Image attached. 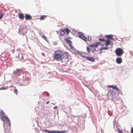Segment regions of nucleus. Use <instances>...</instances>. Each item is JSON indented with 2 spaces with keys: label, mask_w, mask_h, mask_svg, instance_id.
I'll return each instance as SVG.
<instances>
[{
  "label": "nucleus",
  "mask_w": 133,
  "mask_h": 133,
  "mask_svg": "<svg viewBox=\"0 0 133 133\" xmlns=\"http://www.w3.org/2000/svg\"><path fill=\"white\" fill-rule=\"evenodd\" d=\"M22 70L21 69H18L17 70L15 74L16 75L18 76L20 75V73H22Z\"/></svg>",
  "instance_id": "1a4fd4ad"
},
{
  "label": "nucleus",
  "mask_w": 133,
  "mask_h": 133,
  "mask_svg": "<svg viewBox=\"0 0 133 133\" xmlns=\"http://www.w3.org/2000/svg\"><path fill=\"white\" fill-rule=\"evenodd\" d=\"M109 48L108 47H103L102 48L100 49V54H101L102 53V50H107Z\"/></svg>",
  "instance_id": "a211bd4d"
},
{
  "label": "nucleus",
  "mask_w": 133,
  "mask_h": 133,
  "mask_svg": "<svg viewBox=\"0 0 133 133\" xmlns=\"http://www.w3.org/2000/svg\"><path fill=\"white\" fill-rule=\"evenodd\" d=\"M21 56V61H22V60H23L24 59V57L22 55V54H20L18 55V56H17L16 57L17 58H20L19 56Z\"/></svg>",
  "instance_id": "f3484780"
},
{
  "label": "nucleus",
  "mask_w": 133,
  "mask_h": 133,
  "mask_svg": "<svg viewBox=\"0 0 133 133\" xmlns=\"http://www.w3.org/2000/svg\"><path fill=\"white\" fill-rule=\"evenodd\" d=\"M14 92L16 94V95H17L18 91L17 89H14Z\"/></svg>",
  "instance_id": "393cba45"
},
{
  "label": "nucleus",
  "mask_w": 133,
  "mask_h": 133,
  "mask_svg": "<svg viewBox=\"0 0 133 133\" xmlns=\"http://www.w3.org/2000/svg\"><path fill=\"white\" fill-rule=\"evenodd\" d=\"M81 56L84 58L86 60L92 62H94L95 61L94 59L92 57H88L83 56Z\"/></svg>",
  "instance_id": "423d86ee"
},
{
  "label": "nucleus",
  "mask_w": 133,
  "mask_h": 133,
  "mask_svg": "<svg viewBox=\"0 0 133 133\" xmlns=\"http://www.w3.org/2000/svg\"><path fill=\"white\" fill-rule=\"evenodd\" d=\"M105 37L108 38L112 40L114 39V38L112 37V36L111 35H106Z\"/></svg>",
  "instance_id": "2eb2a0df"
},
{
  "label": "nucleus",
  "mask_w": 133,
  "mask_h": 133,
  "mask_svg": "<svg viewBox=\"0 0 133 133\" xmlns=\"http://www.w3.org/2000/svg\"><path fill=\"white\" fill-rule=\"evenodd\" d=\"M63 52L61 50H56L54 53L53 58L54 59L57 61H62L63 59Z\"/></svg>",
  "instance_id": "f03ea898"
},
{
  "label": "nucleus",
  "mask_w": 133,
  "mask_h": 133,
  "mask_svg": "<svg viewBox=\"0 0 133 133\" xmlns=\"http://www.w3.org/2000/svg\"><path fill=\"white\" fill-rule=\"evenodd\" d=\"M131 133H133V127H131Z\"/></svg>",
  "instance_id": "c756f323"
},
{
  "label": "nucleus",
  "mask_w": 133,
  "mask_h": 133,
  "mask_svg": "<svg viewBox=\"0 0 133 133\" xmlns=\"http://www.w3.org/2000/svg\"><path fill=\"white\" fill-rule=\"evenodd\" d=\"M42 37L45 39L46 41H47V38L46 37L45 35H43L42 36Z\"/></svg>",
  "instance_id": "bb28decb"
},
{
  "label": "nucleus",
  "mask_w": 133,
  "mask_h": 133,
  "mask_svg": "<svg viewBox=\"0 0 133 133\" xmlns=\"http://www.w3.org/2000/svg\"><path fill=\"white\" fill-rule=\"evenodd\" d=\"M112 88L113 89L116 90L117 91H118L119 90V89L117 88V85H115V86H112Z\"/></svg>",
  "instance_id": "6ab92c4d"
},
{
  "label": "nucleus",
  "mask_w": 133,
  "mask_h": 133,
  "mask_svg": "<svg viewBox=\"0 0 133 133\" xmlns=\"http://www.w3.org/2000/svg\"><path fill=\"white\" fill-rule=\"evenodd\" d=\"M3 16V13L0 12V20L1 19Z\"/></svg>",
  "instance_id": "a878e982"
},
{
  "label": "nucleus",
  "mask_w": 133,
  "mask_h": 133,
  "mask_svg": "<svg viewBox=\"0 0 133 133\" xmlns=\"http://www.w3.org/2000/svg\"><path fill=\"white\" fill-rule=\"evenodd\" d=\"M65 54L66 57L67 59L69 60L71 59L70 56L68 52H65Z\"/></svg>",
  "instance_id": "ddd939ff"
},
{
  "label": "nucleus",
  "mask_w": 133,
  "mask_h": 133,
  "mask_svg": "<svg viewBox=\"0 0 133 133\" xmlns=\"http://www.w3.org/2000/svg\"><path fill=\"white\" fill-rule=\"evenodd\" d=\"M25 18L26 19L28 20L31 19V16L29 15L26 14L25 15Z\"/></svg>",
  "instance_id": "f8f14e48"
},
{
  "label": "nucleus",
  "mask_w": 133,
  "mask_h": 133,
  "mask_svg": "<svg viewBox=\"0 0 133 133\" xmlns=\"http://www.w3.org/2000/svg\"><path fill=\"white\" fill-rule=\"evenodd\" d=\"M111 43V41L109 39L106 40L105 41V45L106 46V47H107Z\"/></svg>",
  "instance_id": "9b49d317"
},
{
  "label": "nucleus",
  "mask_w": 133,
  "mask_h": 133,
  "mask_svg": "<svg viewBox=\"0 0 133 133\" xmlns=\"http://www.w3.org/2000/svg\"><path fill=\"white\" fill-rule=\"evenodd\" d=\"M87 50L88 52H89L90 50V48L88 47H87Z\"/></svg>",
  "instance_id": "cd10ccee"
},
{
  "label": "nucleus",
  "mask_w": 133,
  "mask_h": 133,
  "mask_svg": "<svg viewBox=\"0 0 133 133\" xmlns=\"http://www.w3.org/2000/svg\"><path fill=\"white\" fill-rule=\"evenodd\" d=\"M19 30L22 32L24 34L27 33V29L26 28H23V27H20Z\"/></svg>",
  "instance_id": "0eeeda50"
},
{
  "label": "nucleus",
  "mask_w": 133,
  "mask_h": 133,
  "mask_svg": "<svg viewBox=\"0 0 133 133\" xmlns=\"http://www.w3.org/2000/svg\"><path fill=\"white\" fill-rule=\"evenodd\" d=\"M30 80V79L29 78H28V81H29V80Z\"/></svg>",
  "instance_id": "72a5a7b5"
},
{
  "label": "nucleus",
  "mask_w": 133,
  "mask_h": 133,
  "mask_svg": "<svg viewBox=\"0 0 133 133\" xmlns=\"http://www.w3.org/2000/svg\"><path fill=\"white\" fill-rule=\"evenodd\" d=\"M49 102H47V103H46V104H48V103H49Z\"/></svg>",
  "instance_id": "f704fd0d"
},
{
  "label": "nucleus",
  "mask_w": 133,
  "mask_h": 133,
  "mask_svg": "<svg viewBox=\"0 0 133 133\" xmlns=\"http://www.w3.org/2000/svg\"><path fill=\"white\" fill-rule=\"evenodd\" d=\"M99 40L103 42H105V40L104 39H99Z\"/></svg>",
  "instance_id": "c85d7f7f"
},
{
  "label": "nucleus",
  "mask_w": 133,
  "mask_h": 133,
  "mask_svg": "<svg viewBox=\"0 0 133 133\" xmlns=\"http://www.w3.org/2000/svg\"><path fill=\"white\" fill-rule=\"evenodd\" d=\"M78 37L83 40L84 41L87 42V37L84 36V34L81 32H78Z\"/></svg>",
  "instance_id": "7ed1b4c3"
},
{
  "label": "nucleus",
  "mask_w": 133,
  "mask_h": 133,
  "mask_svg": "<svg viewBox=\"0 0 133 133\" xmlns=\"http://www.w3.org/2000/svg\"><path fill=\"white\" fill-rule=\"evenodd\" d=\"M116 62L117 63L119 64L122 62V60L121 58H117L116 59Z\"/></svg>",
  "instance_id": "4468645a"
},
{
  "label": "nucleus",
  "mask_w": 133,
  "mask_h": 133,
  "mask_svg": "<svg viewBox=\"0 0 133 133\" xmlns=\"http://www.w3.org/2000/svg\"><path fill=\"white\" fill-rule=\"evenodd\" d=\"M115 52L116 55L117 56H121L124 52L123 50L121 48H119L116 49Z\"/></svg>",
  "instance_id": "39448f33"
},
{
  "label": "nucleus",
  "mask_w": 133,
  "mask_h": 133,
  "mask_svg": "<svg viewBox=\"0 0 133 133\" xmlns=\"http://www.w3.org/2000/svg\"><path fill=\"white\" fill-rule=\"evenodd\" d=\"M87 39L89 42L91 41H92L91 37L90 36H88V38Z\"/></svg>",
  "instance_id": "5701e85b"
},
{
  "label": "nucleus",
  "mask_w": 133,
  "mask_h": 133,
  "mask_svg": "<svg viewBox=\"0 0 133 133\" xmlns=\"http://www.w3.org/2000/svg\"><path fill=\"white\" fill-rule=\"evenodd\" d=\"M52 104H53L54 105V103H52Z\"/></svg>",
  "instance_id": "c9c22d12"
},
{
  "label": "nucleus",
  "mask_w": 133,
  "mask_h": 133,
  "mask_svg": "<svg viewBox=\"0 0 133 133\" xmlns=\"http://www.w3.org/2000/svg\"><path fill=\"white\" fill-rule=\"evenodd\" d=\"M54 108L55 109H57V106H56Z\"/></svg>",
  "instance_id": "473e14b6"
},
{
  "label": "nucleus",
  "mask_w": 133,
  "mask_h": 133,
  "mask_svg": "<svg viewBox=\"0 0 133 133\" xmlns=\"http://www.w3.org/2000/svg\"><path fill=\"white\" fill-rule=\"evenodd\" d=\"M65 42L68 44L70 46V47L71 48H73V46L71 45V44L72 42L71 41L67 39H65Z\"/></svg>",
  "instance_id": "9d476101"
},
{
  "label": "nucleus",
  "mask_w": 133,
  "mask_h": 133,
  "mask_svg": "<svg viewBox=\"0 0 133 133\" xmlns=\"http://www.w3.org/2000/svg\"><path fill=\"white\" fill-rule=\"evenodd\" d=\"M61 35L62 36L64 35L65 34V32L64 30L62 29L60 31Z\"/></svg>",
  "instance_id": "4be33fe9"
},
{
  "label": "nucleus",
  "mask_w": 133,
  "mask_h": 133,
  "mask_svg": "<svg viewBox=\"0 0 133 133\" xmlns=\"http://www.w3.org/2000/svg\"><path fill=\"white\" fill-rule=\"evenodd\" d=\"M0 118L4 122L6 121L7 123H5L4 124V131L5 133H9L11 128L10 123L8 117L6 116L3 111L2 110L0 112Z\"/></svg>",
  "instance_id": "f257e3e1"
},
{
  "label": "nucleus",
  "mask_w": 133,
  "mask_h": 133,
  "mask_svg": "<svg viewBox=\"0 0 133 133\" xmlns=\"http://www.w3.org/2000/svg\"><path fill=\"white\" fill-rule=\"evenodd\" d=\"M107 87L109 88H112V86L108 85Z\"/></svg>",
  "instance_id": "7c9ffc66"
},
{
  "label": "nucleus",
  "mask_w": 133,
  "mask_h": 133,
  "mask_svg": "<svg viewBox=\"0 0 133 133\" xmlns=\"http://www.w3.org/2000/svg\"><path fill=\"white\" fill-rule=\"evenodd\" d=\"M118 132L119 133H124L123 132H122L121 130H119Z\"/></svg>",
  "instance_id": "2f4dec72"
},
{
  "label": "nucleus",
  "mask_w": 133,
  "mask_h": 133,
  "mask_svg": "<svg viewBox=\"0 0 133 133\" xmlns=\"http://www.w3.org/2000/svg\"><path fill=\"white\" fill-rule=\"evenodd\" d=\"M24 16L23 14L19 13V18L22 19H23L24 18Z\"/></svg>",
  "instance_id": "dca6fc26"
},
{
  "label": "nucleus",
  "mask_w": 133,
  "mask_h": 133,
  "mask_svg": "<svg viewBox=\"0 0 133 133\" xmlns=\"http://www.w3.org/2000/svg\"><path fill=\"white\" fill-rule=\"evenodd\" d=\"M100 44H101L99 42H97L89 45V46L90 47H96L98 45H100Z\"/></svg>",
  "instance_id": "6e6552de"
},
{
  "label": "nucleus",
  "mask_w": 133,
  "mask_h": 133,
  "mask_svg": "<svg viewBox=\"0 0 133 133\" xmlns=\"http://www.w3.org/2000/svg\"><path fill=\"white\" fill-rule=\"evenodd\" d=\"M47 16L46 15H42L40 18L39 19L41 20H43L45 19V18Z\"/></svg>",
  "instance_id": "aec40b11"
},
{
  "label": "nucleus",
  "mask_w": 133,
  "mask_h": 133,
  "mask_svg": "<svg viewBox=\"0 0 133 133\" xmlns=\"http://www.w3.org/2000/svg\"><path fill=\"white\" fill-rule=\"evenodd\" d=\"M42 131H44L45 132H48L49 133H64L66 132L67 131L66 130H63L62 131H50L46 130H42L41 129Z\"/></svg>",
  "instance_id": "20e7f679"
},
{
  "label": "nucleus",
  "mask_w": 133,
  "mask_h": 133,
  "mask_svg": "<svg viewBox=\"0 0 133 133\" xmlns=\"http://www.w3.org/2000/svg\"><path fill=\"white\" fill-rule=\"evenodd\" d=\"M8 87H7L6 88H4L3 87L2 88H0V90H6L7 89H8Z\"/></svg>",
  "instance_id": "b1692460"
},
{
  "label": "nucleus",
  "mask_w": 133,
  "mask_h": 133,
  "mask_svg": "<svg viewBox=\"0 0 133 133\" xmlns=\"http://www.w3.org/2000/svg\"><path fill=\"white\" fill-rule=\"evenodd\" d=\"M64 30L65 31L66 33L67 34V35H68L70 32V30L67 28L64 29Z\"/></svg>",
  "instance_id": "412c9836"
}]
</instances>
